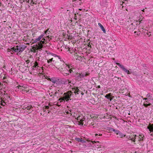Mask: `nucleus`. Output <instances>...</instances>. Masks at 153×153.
<instances>
[{
  "label": "nucleus",
  "mask_w": 153,
  "mask_h": 153,
  "mask_svg": "<svg viewBox=\"0 0 153 153\" xmlns=\"http://www.w3.org/2000/svg\"><path fill=\"white\" fill-rule=\"evenodd\" d=\"M64 96L62 97H61L59 99V100H65L68 101L69 100V98L71 97L73 94L71 91H68L66 93L64 94Z\"/></svg>",
  "instance_id": "1"
},
{
  "label": "nucleus",
  "mask_w": 153,
  "mask_h": 153,
  "mask_svg": "<svg viewBox=\"0 0 153 153\" xmlns=\"http://www.w3.org/2000/svg\"><path fill=\"white\" fill-rule=\"evenodd\" d=\"M134 137H131L130 136H127L126 137V138L129 140H131V141H133L134 142H135L136 140H137L139 141L141 140V138L139 137L138 136H137L136 135H133Z\"/></svg>",
  "instance_id": "2"
},
{
  "label": "nucleus",
  "mask_w": 153,
  "mask_h": 153,
  "mask_svg": "<svg viewBox=\"0 0 153 153\" xmlns=\"http://www.w3.org/2000/svg\"><path fill=\"white\" fill-rule=\"evenodd\" d=\"M1 102H3V103H6L7 102L6 101L7 100L8 101V100H8V99L10 98V96H8L7 95L5 94L2 95L1 96Z\"/></svg>",
  "instance_id": "3"
},
{
  "label": "nucleus",
  "mask_w": 153,
  "mask_h": 153,
  "mask_svg": "<svg viewBox=\"0 0 153 153\" xmlns=\"http://www.w3.org/2000/svg\"><path fill=\"white\" fill-rule=\"evenodd\" d=\"M16 47H17V52L19 53L23 51L26 48V46L24 45H20L19 46L17 45Z\"/></svg>",
  "instance_id": "4"
},
{
  "label": "nucleus",
  "mask_w": 153,
  "mask_h": 153,
  "mask_svg": "<svg viewBox=\"0 0 153 153\" xmlns=\"http://www.w3.org/2000/svg\"><path fill=\"white\" fill-rule=\"evenodd\" d=\"M45 39L43 38L42 40L38 42V46H37L38 49L42 50V48L43 47V44L45 43Z\"/></svg>",
  "instance_id": "5"
},
{
  "label": "nucleus",
  "mask_w": 153,
  "mask_h": 153,
  "mask_svg": "<svg viewBox=\"0 0 153 153\" xmlns=\"http://www.w3.org/2000/svg\"><path fill=\"white\" fill-rule=\"evenodd\" d=\"M18 88L19 89H20L22 90V91H25L26 92H27L28 91V89H27V88L26 87L23 86L21 85H19L18 87Z\"/></svg>",
  "instance_id": "6"
},
{
  "label": "nucleus",
  "mask_w": 153,
  "mask_h": 153,
  "mask_svg": "<svg viewBox=\"0 0 153 153\" xmlns=\"http://www.w3.org/2000/svg\"><path fill=\"white\" fill-rule=\"evenodd\" d=\"M68 68V69L65 68V69L64 70L63 72L64 73L69 74V73H71L72 71V70L70 69V68Z\"/></svg>",
  "instance_id": "7"
},
{
  "label": "nucleus",
  "mask_w": 153,
  "mask_h": 153,
  "mask_svg": "<svg viewBox=\"0 0 153 153\" xmlns=\"http://www.w3.org/2000/svg\"><path fill=\"white\" fill-rule=\"evenodd\" d=\"M73 91H74V93L76 94H79L81 92V91L78 89V87H76V88L74 89V90H73Z\"/></svg>",
  "instance_id": "8"
},
{
  "label": "nucleus",
  "mask_w": 153,
  "mask_h": 153,
  "mask_svg": "<svg viewBox=\"0 0 153 153\" xmlns=\"http://www.w3.org/2000/svg\"><path fill=\"white\" fill-rule=\"evenodd\" d=\"M89 75V74L88 73H83L79 74V75L78 76L80 78L81 77H83L84 76H87Z\"/></svg>",
  "instance_id": "9"
},
{
  "label": "nucleus",
  "mask_w": 153,
  "mask_h": 153,
  "mask_svg": "<svg viewBox=\"0 0 153 153\" xmlns=\"http://www.w3.org/2000/svg\"><path fill=\"white\" fill-rule=\"evenodd\" d=\"M24 108L25 109H27V110H30L31 111H33L32 109L33 107H32V106L31 105H25L24 106Z\"/></svg>",
  "instance_id": "10"
},
{
  "label": "nucleus",
  "mask_w": 153,
  "mask_h": 153,
  "mask_svg": "<svg viewBox=\"0 0 153 153\" xmlns=\"http://www.w3.org/2000/svg\"><path fill=\"white\" fill-rule=\"evenodd\" d=\"M98 25L100 26V28H101V30L103 31V33H106V31L103 26L100 23H98Z\"/></svg>",
  "instance_id": "11"
},
{
  "label": "nucleus",
  "mask_w": 153,
  "mask_h": 153,
  "mask_svg": "<svg viewBox=\"0 0 153 153\" xmlns=\"http://www.w3.org/2000/svg\"><path fill=\"white\" fill-rule=\"evenodd\" d=\"M19 69L22 73L26 72L27 71V69L26 68H20ZM28 70L29 69H28Z\"/></svg>",
  "instance_id": "12"
},
{
  "label": "nucleus",
  "mask_w": 153,
  "mask_h": 153,
  "mask_svg": "<svg viewBox=\"0 0 153 153\" xmlns=\"http://www.w3.org/2000/svg\"><path fill=\"white\" fill-rule=\"evenodd\" d=\"M147 128L151 131L153 132V124L152 125L149 124L147 127Z\"/></svg>",
  "instance_id": "13"
},
{
  "label": "nucleus",
  "mask_w": 153,
  "mask_h": 153,
  "mask_svg": "<svg viewBox=\"0 0 153 153\" xmlns=\"http://www.w3.org/2000/svg\"><path fill=\"white\" fill-rule=\"evenodd\" d=\"M109 130L111 131H113L114 132L117 134H118L119 132H120V131L119 130L115 129L112 128H110Z\"/></svg>",
  "instance_id": "14"
},
{
  "label": "nucleus",
  "mask_w": 153,
  "mask_h": 153,
  "mask_svg": "<svg viewBox=\"0 0 153 153\" xmlns=\"http://www.w3.org/2000/svg\"><path fill=\"white\" fill-rule=\"evenodd\" d=\"M48 79L49 80H50V81H51L54 83H59V82H58V81L56 80H55L54 78H52L51 79H50V78H48Z\"/></svg>",
  "instance_id": "15"
},
{
  "label": "nucleus",
  "mask_w": 153,
  "mask_h": 153,
  "mask_svg": "<svg viewBox=\"0 0 153 153\" xmlns=\"http://www.w3.org/2000/svg\"><path fill=\"white\" fill-rule=\"evenodd\" d=\"M146 97L148 98V100H153V97L152 94H148L146 95ZM149 101L150 100H149Z\"/></svg>",
  "instance_id": "16"
},
{
  "label": "nucleus",
  "mask_w": 153,
  "mask_h": 153,
  "mask_svg": "<svg viewBox=\"0 0 153 153\" xmlns=\"http://www.w3.org/2000/svg\"><path fill=\"white\" fill-rule=\"evenodd\" d=\"M111 96V94L110 93H109V94H106L105 96V97L106 98H107L108 99H110V101H111L112 100V98H110V97Z\"/></svg>",
  "instance_id": "17"
},
{
  "label": "nucleus",
  "mask_w": 153,
  "mask_h": 153,
  "mask_svg": "<svg viewBox=\"0 0 153 153\" xmlns=\"http://www.w3.org/2000/svg\"><path fill=\"white\" fill-rule=\"evenodd\" d=\"M118 135V136H117L118 137H119L120 138H122L123 137H125L126 136L125 135L121 133L120 132H119Z\"/></svg>",
  "instance_id": "18"
},
{
  "label": "nucleus",
  "mask_w": 153,
  "mask_h": 153,
  "mask_svg": "<svg viewBox=\"0 0 153 153\" xmlns=\"http://www.w3.org/2000/svg\"><path fill=\"white\" fill-rule=\"evenodd\" d=\"M11 49V51H12V52L14 51L16 52H17V47L15 48L14 47H13Z\"/></svg>",
  "instance_id": "19"
},
{
  "label": "nucleus",
  "mask_w": 153,
  "mask_h": 153,
  "mask_svg": "<svg viewBox=\"0 0 153 153\" xmlns=\"http://www.w3.org/2000/svg\"><path fill=\"white\" fill-rule=\"evenodd\" d=\"M122 68V69L125 71V72H126L128 74H130V71L126 69L125 68Z\"/></svg>",
  "instance_id": "20"
},
{
  "label": "nucleus",
  "mask_w": 153,
  "mask_h": 153,
  "mask_svg": "<svg viewBox=\"0 0 153 153\" xmlns=\"http://www.w3.org/2000/svg\"><path fill=\"white\" fill-rule=\"evenodd\" d=\"M43 35H41L39 36L38 38L36 39V40H38V41H40V40L43 37Z\"/></svg>",
  "instance_id": "21"
},
{
  "label": "nucleus",
  "mask_w": 153,
  "mask_h": 153,
  "mask_svg": "<svg viewBox=\"0 0 153 153\" xmlns=\"http://www.w3.org/2000/svg\"><path fill=\"white\" fill-rule=\"evenodd\" d=\"M53 58H51L50 59H47V62L48 63L51 62L52 61H53V62H54V60H53Z\"/></svg>",
  "instance_id": "22"
},
{
  "label": "nucleus",
  "mask_w": 153,
  "mask_h": 153,
  "mask_svg": "<svg viewBox=\"0 0 153 153\" xmlns=\"http://www.w3.org/2000/svg\"><path fill=\"white\" fill-rule=\"evenodd\" d=\"M58 69L60 71H63L65 69V68H58Z\"/></svg>",
  "instance_id": "23"
},
{
  "label": "nucleus",
  "mask_w": 153,
  "mask_h": 153,
  "mask_svg": "<svg viewBox=\"0 0 153 153\" xmlns=\"http://www.w3.org/2000/svg\"><path fill=\"white\" fill-rule=\"evenodd\" d=\"M34 65L32 67H36V66H37V67H39L38 66V64L37 62H35L34 63Z\"/></svg>",
  "instance_id": "24"
},
{
  "label": "nucleus",
  "mask_w": 153,
  "mask_h": 153,
  "mask_svg": "<svg viewBox=\"0 0 153 153\" xmlns=\"http://www.w3.org/2000/svg\"><path fill=\"white\" fill-rule=\"evenodd\" d=\"M36 4V3H35L34 1L33 0H32L31 1V2L30 3V4L31 5L33 6V4Z\"/></svg>",
  "instance_id": "25"
},
{
  "label": "nucleus",
  "mask_w": 153,
  "mask_h": 153,
  "mask_svg": "<svg viewBox=\"0 0 153 153\" xmlns=\"http://www.w3.org/2000/svg\"><path fill=\"white\" fill-rule=\"evenodd\" d=\"M77 58H76V59L79 60H81L82 59V57L80 56H77Z\"/></svg>",
  "instance_id": "26"
},
{
  "label": "nucleus",
  "mask_w": 153,
  "mask_h": 153,
  "mask_svg": "<svg viewBox=\"0 0 153 153\" xmlns=\"http://www.w3.org/2000/svg\"><path fill=\"white\" fill-rule=\"evenodd\" d=\"M75 140L78 142H80L81 141V139L78 138H75Z\"/></svg>",
  "instance_id": "27"
},
{
  "label": "nucleus",
  "mask_w": 153,
  "mask_h": 153,
  "mask_svg": "<svg viewBox=\"0 0 153 153\" xmlns=\"http://www.w3.org/2000/svg\"><path fill=\"white\" fill-rule=\"evenodd\" d=\"M151 104V103H149L148 104H144L143 105L145 107H147L148 106L150 105Z\"/></svg>",
  "instance_id": "28"
},
{
  "label": "nucleus",
  "mask_w": 153,
  "mask_h": 153,
  "mask_svg": "<svg viewBox=\"0 0 153 153\" xmlns=\"http://www.w3.org/2000/svg\"><path fill=\"white\" fill-rule=\"evenodd\" d=\"M116 64L119 66L120 67H123V66L121 65L120 63H116Z\"/></svg>",
  "instance_id": "29"
},
{
  "label": "nucleus",
  "mask_w": 153,
  "mask_h": 153,
  "mask_svg": "<svg viewBox=\"0 0 153 153\" xmlns=\"http://www.w3.org/2000/svg\"><path fill=\"white\" fill-rule=\"evenodd\" d=\"M49 54H51L52 55H53V56H56V54H53V53H49Z\"/></svg>",
  "instance_id": "30"
},
{
  "label": "nucleus",
  "mask_w": 153,
  "mask_h": 153,
  "mask_svg": "<svg viewBox=\"0 0 153 153\" xmlns=\"http://www.w3.org/2000/svg\"><path fill=\"white\" fill-rule=\"evenodd\" d=\"M80 124L82 125H83V123L82 122V120H80Z\"/></svg>",
  "instance_id": "31"
},
{
  "label": "nucleus",
  "mask_w": 153,
  "mask_h": 153,
  "mask_svg": "<svg viewBox=\"0 0 153 153\" xmlns=\"http://www.w3.org/2000/svg\"><path fill=\"white\" fill-rule=\"evenodd\" d=\"M80 142H81L82 143H84L85 142V141L84 140L81 139V141H80Z\"/></svg>",
  "instance_id": "32"
},
{
  "label": "nucleus",
  "mask_w": 153,
  "mask_h": 153,
  "mask_svg": "<svg viewBox=\"0 0 153 153\" xmlns=\"http://www.w3.org/2000/svg\"><path fill=\"white\" fill-rule=\"evenodd\" d=\"M49 108V106H45V108L46 109H48Z\"/></svg>",
  "instance_id": "33"
},
{
  "label": "nucleus",
  "mask_w": 153,
  "mask_h": 153,
  "mask_svg": "<svg viewBox=\"0 0 153 153\" xmlns=\"http://www.w3.org/2000/svg\"><path fill=\"white\" fill-rule=\"evenodd\" d=\"M57 94V92H55L54 94H53L54 96H56V94Z\"/></svg>",
  "instance_id": "34"
},
{
  "label": "nucleus",
  "mask_w": 153,
  "mask_h": 153,
  "mask_svg": "<svg viewBox=\"0 0 153 153\" xmlns=\"http://www.w3.org/2000/svg\"><path fill=\"white\" fill-rule=\"evenodd\" d=\"M3 102H1L2 103H1V105H3V106H5V104L6 103H4V104H3Z\"/></svg>",
  "instance_id": "35"
},
{
  "label": "nucleus",
  "mask_w": 153,
  "mask_h": 153,
  "mask_svg": "<svg viewBox=\"0 0 153 153\" xmlns=\"http://www.w3.org/2000/svg\"><path fill=\"white\" fill-rule=\"evenodd\" d=\"M38 41V40H36V39L34 41V43H36V42Z\"/></svg>",
  "instance_id": "36"
},
{
  "label": "nucleus",
  "mask_w": 153,
  "mask_h": 153,
  "mask_svg": "<svg viewBox=\"0 0 153 153\" xmlns=\"http://www.w3.org/2000/svg\"><path fill=\"white\" fill-rule=\"evenodd\" d=\"M42 69V70L43 71H44V69H45V68H44V67H43V68H41Z\"/></svg>",
  "instance_id": "37"
},
{
  "label": "nucleus",
  "mask_w": 153,
  "mask_h": 153,
  "mask_svg": "<svg viewBox=\"0 0 153 153\" xmlns=\"http://www.w3.org/2000/svg\"><path fill=\"white\" fill-rule=\"evenodd\" d=\"M143 100H147L148 99V98H144V99H143Z\"/></svg>",
  "instance_id": "38"
},
{
  "label": "nucleus",
  "mask_w": 153,
  "mask_h": 153,
  "mask_svg": "<svg viewBox=\"0 0 153 153\" xmlns=\"http://www.w3.org/2000/svg\"><path fill=\"white\" fill-rule=\"evenodd\" d=\"M48 30H47L45 31V33H46L48 31Z\"/></svg>",
  "instance_id": "39"
},
{
  "label": "nucleus",
  "mask_w": 153,
  "mask_h": 153,
  "mask_svg": "<svg viewBox=\"0 0 153 153\" xmlns=\"http://www.w3.org/2000/svg\"><path fill=\"white\" fill-rule=\"evenodd\" d=\"M81 93L82 95H83L84 94V93L82 92H81Z\"/></svg>",
  "instance_id": "40"
},
{
  "label": "nucleus",
  "mask_w": 153,
  "mask_h": 153,
  "mask_svg": "<svg viewBox=\"0 0 153 153\" xmlns=\"http://www.w3.org/2000/svg\"><path fill=\"white\" fill-rule=\"evenodd\" d=\"M143 66V67H146V65L144 64Z\"/></svg>",
  "instance_id": "41"
},
{
  "label": "nucleus",
  "mask_w": 153,
  "mask_h": 153,
  "mask_svg": "<svg viewBox=\"0 0 153 153\" xmlns=\"http://www.w3.org/2000/svg\"><path fill=\"white\" fill-rule=\"evenodd\" d=\"M92 142L93 144H94V143H96V142L95 141H94V142Z\"/></svg>",
  "instance_id": "42"
},
{
  "label": "nucleus",
  "mask_w": 153,
  "mask_h": 153,
  "mask_svg": "<svg viewBox=\"0 0 153 153\" xmlns=\"http://www.w3.org/2000/svg\"><path fill=\"white\" fill-rule=\"evenodd\" d=\"M143 21L142 20H141L140 21V22L141 23L142 22V21Z\"/></svg>",
  "instance_id": "43"
},
{
  "label": "nucleus",
  "mask_w": 153,
  "mask_h": 153,
  "mask_svg": "<svg viewBox=\"0 0 153 153\" xmlns=\"http://www.w3.org/2000/svg\"><path fill=\"white\" fill-rule=\"evenodd\" d=\"M102 134H99V136H102Z\"/></svg>",
  "instance_id": "44"
},
{
  "label": "nucleus",
  "mask_w": 153,
  "mask_h": 153,
  "mask_svg": "<svg viewBox=\"0 0 153 153\" xmlns=\"http://www.w3.org/2000/svg\"><path fill=\"white\" fill-rule=\"evenodd\" d=\"M98 88H100V85L98 86Z\"/></svg>",
  "instance_id": "45"
},
{
  "label": "nucleus",
  "mask_w": 153,
  "mask_h": 153,
  "mask_svg": "<svg viewBox=\"0 0 153 153\" xmlns=\"http://www.w3.org/2000/svg\"><path fill=\"white\" fill-rule=\"evenodd\" d=\"M137 31H135V32H134V33H137Z\"/></svg>",
  "instance_id": "46"
},
{
  "label": "nucleus",
  "mask_w": 153,
  "mask_h": 153,
  "mask_svg": "<svg viewBox=\"0 0 153 153\" xmlns=\"http://www.w3.org/2000/svg\"><path fill=\"white\" fill-rule=\"evenodd\" d=\"M95 135H96V136H97V135H98V134H95Z\"/></svg>",
  "instance_id": "47"
},
{
  "label": "nucleus",
  "mask_w": 153,
  "mask_h": 153,
  "mask_svg": "<svg viewBox=\"0 0 153 153\" xmlns=\"http://www.w3.org/2000/svg\"><path fill=\"white\" fill-rule=\"evenodd\" d=\"M144 9H143V10H142V11H143V12H144Z\"/></svg>",
  "instance_id": "48"
},
{
  "label": "nucleus",
  "mask_w": 153,
  "mask_h": 153,
  "mask_svg": "<svg viewBox=\"0 0 153 153\" xmlns=\"http://www.w3.org/2000/svg\"><path fill=\"white\" fill-rule=\"evenodd\" d=\"M50 96L51 97L53 96V95H51Z\"/></svg>",
  "instance_id": "49"
},
{
  "label": "nucleus",
  "mask_w": 153,
  "mask_h": 153,
  "mask_svg": "<svg viewBox=\"0 0 153 153\" xmlns=\"http://www.w3.org/2000/svg\"><path fill=\"white\" fill-rule=\"evenodd\" d=\"M91 48V45H90V46H89Z\"/></svg>",
  "instance_id": "50"
},
{
  "label": "nucleus",
  "mask_w": 153,
  "mask_h": 153,
  "mask_svg": "<svg viewBox=\"0 0 153 153\" xmlns=\"http://www.w3.org/2000/svg\"><path fill=\"white\" fill-rule=\"evenodd\" d=\"M45 78H46V79H47V78L46 77H45Z\"/></svg>",
  "instance_id": "51"
},
{
  "label": "nucleus",
  "mask_w": 153,
  "mask_h": 153,
  "mask_svg": "<svg viewBox=\"0 0 153 153\" xmlns=\"http://www.w3.org/2000/svg\"><path fill=\"white\" fill-rule=\"evenodd\" d=\"M45 78H46V79H47V78L46 77H45Z\"/></svg>",
  "instance_id": "52"
},
{
  "label": "nucleus",
  "mask_w": 153,
  "mask_h": 153,
  "mask_svg": "<svg viewBox=\"0 0 153 153\" xmlns=\"http://www.w3.org/2000/svg\"><path fill=\"white\" fill-rule=\"evenodd\" d=\"M45 78H46V79H47V78L46 77H45Z\"/></svg>",
  "instance_id": "53"
},
{
  "label": "nucleus",
  "mask_w": 153,
  "mask_h": 153,
  "mask_svg": "<svg viewBox=\"0 0 153 153\" xmlns=\"http://www.w3.org/2000/svg\"><path fill=\"white\" fill-rule=\"evenodd\" d=\"M70 82L69 81L68 83H69Z\"/></svg>",
  "instance_id": "54"
},
{
  "label": "nucleus",
  "mask_w": 153,
  "mask_h": 153,
  "mask_svg": "<svg viewBox=\"0 0 153 153\" xmlns=\"http://www.w3.org/2000/svg\"><path fill=\"white\" fill-rule=\"evenodd\" d=\"M70 82L69 81L68 83H69Z\"/></svg>",
  "instance_id": "55"
},
{
  "label": "nucleus",
  "mask_w": 153,
  "mask_h": 153,
  "mask_svg": "<svg viewBox=\"0 0 153 153\" xmlns=\"http://www.w3.org/2000/svg\"><path fill=\"white\" fill-rule=\"evenodd\" d=\"M33 69L34 70L33 68Z\"/></svg>",
  "instance_id": "56"
},
{
  "label": "nucleus",
  "mask_w": 153,
  "mask_h": 153,
  "mask_svg": "<svg viewBox=\"0 0 153 153\" xmlns=\"http://www.w3.org/2000/svg\"><path fill=\"white\" fill-rule=\"evenodd\" d=\"M12 68H11V70H12Z\"/></svg>",
  "instance_id": "57"
},
{
  "label": "nucleus",
  "mask_w": 153,
  "mask_h": 153,
  "mask_svg": "<svg viewBox=\"0 0 153 153\" xmlns=\"http://www.w3.org/2000/svg\"><path fill=\"white\" fill-rule=\"evenodd\" d=\"M71 100V99H70V100Z\"/></svg>",
  "instance_id": "58"
},
{
  "label": "nucleus",
  "mask_w": 153,
  "mask_h": 153,
  "mask_svg": "<svg viewBox=\"0 0 153 153\" xmlns=\"http://www.w3.org/2000/svg\"><path fill=\"white\" fill-rule=\"evenodd\" d=\"M115 67H117V66H115Z\"/></svg>",
  "instance_id": "59"
}]
</instances>
